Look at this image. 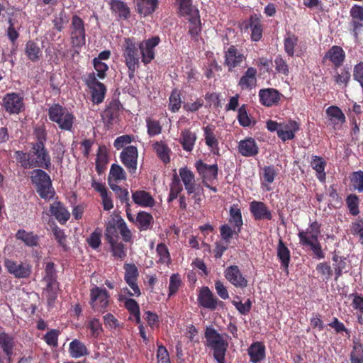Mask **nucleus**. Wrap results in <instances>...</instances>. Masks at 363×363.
Segmentation results:
<instances>
[{
    "label": "nucleus",
    "instance_id": "obj_23",
    "mask_svg": "<svg viewBox=\"0 0 363 363\" xmlns=\"http://www.w3.org/2000/svg\"><path fill=\"white\" fill-rule=\"evenodd\" d=\"M326 59L329 60L337 69L342 65L345 60V52L340 46L333 45L325 52L323 60Z\"/></svg>",
    "mask_w": 363,
    "mask_h": 363
},
{
    "label": "nucleus",
    "instance_id": "obj_12",
    "mask_svg": "<svg viewBox=\"0 0 363 363\" xmlns=\"http://www.w3.org/2000/svg\"><path fill=\"white\" fill-rule=\"evenodd\" d=\"M138 151L135 146L130 145L123 148L120 153V159L130 174L136 172L138 167Z\"/></svg>",
    "mask_w": 363,
    "mask_h": 363
},
{
    "label": "nucleus",
    "instance_id": "obj_42",
    "mask_svg": "<svg viewBox=\"0 0 363 363\" xmlns=\"http://www.w3.org/2000/svg\"><path fill=\"white\" fill-rule=\"evenodd\" d=\"M179 2V13L181 16L190 17L198 16L199 10L192 4V0H177Z\"/></svg>",
    "mask_w": 363,
    "mask_h": 363
},
{
    "label": "nucleus",
    "instance_id": "obj_38",
    "mask_svg": "<svg viewBox=\"0 0 363 363\" xmlns=\"http://www.w3.org/2000/svg\"><path fill=\"white\" fill-rule=\"evenodd\" d=\"M15 347V337L4 331L0 332V348L4 354H9L13 352Z\"/></svg>",
    "mask_w": 363,
    "mask_h": 363
},
{
    "label": "nucleus",
    "instance_id": "obj_25",
    "mask_svg": "<svg viewBox=\"0 0 363 363\" xmlns=\"http://www.w3.org/2000/svg\"><path fill=\"white\" fill-rule=\"evenodd\" d=\"M180 181L182 180L185 189L189 195L194 194L196 191L195 175L188 167H182L179 170Z\"/></svg>",
    "mask_w": 363,
    "mask_h": 363
},
{
    "label": "nucleus",
    "instance_id": "obj_61",
    "mask_svg": "<svg viewBox=\"0 0 363 363\" xmlns=\"http://www.w3.org/2000/svg\"><path fill=\"white\" fill-rule=\"evenodd\" d=\"M350 182L354 190L358 192L363 191V172L359 170L354 172L350 175Z\"/></svg>",
    "mask_w": 363,
    "mask_h": 363
},
{
    "label": "nucleus",
    "instance_id": "obj_48",
    "mask_svg": "<svg viewBox=\"0 0 363 363\" xmlns=\"http://www.w3.org/2000/svg\"><path fill=\"white\" fill-rule=\"evenodd\" d=\"M120 103L117 101H112L109 103L104 113V119L107 123H112L118 117L119 112Z\"/></svg>",
    "mask_w": 363,
    "mask_h": 363
},
{
    "label": "nucleus",
    "instance_id": "obj_10",
    "mask_svg": "<svg viewBox=\"0 0 363 363\" xmlns=\"http://www.w3.org/2000/svg\"><path fill=\"white\" fill-rule=\"evenodd\" d=\"M246 56L235 45H231L224 50L223 65L228 68L229 72H233L235 68L241 66L245 61Z\"/></svg>",
    "mask_w": 363,
    "mask_h": 363
},
{
    "label": "nucleus",
    "instance_id": "obj_17",
    "mask_svg": "<svg viewBox=\"0 0 363 363\" xmlns=\"http://www.w3.org/2000/svg\"><path fill=\"white\" fill-rule=\"evenodd\" d=\"M4 266L9 274L16 278H28L31 273V267L28 264L18 263L16 261L6 259Z\"/></svg>",
    "mask_w": 363,
    "mask_h": 363
},
{
    "label": "nucleus",
    "instance_id": "obj_24",
    "mask_svg": "<svg viewBox=\"0 0 363 363\" xmlns=\"http://www.w3.org/2000/svg\"><path fill=\"white\" fill-rule=\"evenodd\" d=\"M50 211L56 220L64 225L70 218V213L60 201H55L50 206Z\"/></svg>",
    "mask_w": 363,
    "mask_h": 363
},
{
    "label": "nucleus",
    "instance_id": "obj_40",
    "mask_svg": "<svg viewBox=\"0 0 363 363\" xmlns=\"http://www.w3.org/2000/svg\"><path fill=\"white\" fill-rule=\"evenodd\" d=\"M152 147L157 157L165 164L170 162V148L163 141H156L153 143Z\"/></svg>",
    "mask_w": 363,
    "mask_h": 363
},
{
    "label": "nucleus",
    "instance_id": "obj_22",
    "mask_svg": "<svg viewBox=\"0 0 363 363\" xmlns=\"http://www.w3.org/2000/svg\"><path fill=\"white\" fill-rule=\"evenodd\" d=\"M238 152L246 157H255L259 153V147L252 138H247L238 143Z\"/></svg>",
    "mask_w": 363,
    "mask_h": 363
},
{
    "label": "nucleus",
    "instance_id": "obj_60",
    "mask_svg": "<svg viewBox=\"0 0 363 363\" xmlns=\"http://www.w3.org/2000/svg\"><path fill=\"white\" fill-rule=\"evenodd\" d=\"M345 202L350 214L357 216L359 213V198L357 195L350 194L346 198Z\"/></svg>",
    "mask_w": 363,
    "mask_h": 363
},
{
    "label": "nucleus",
    "instance_id": "obj_34",
    "mask_svg": "<svg viewBox=\"0 0 363 363\" xmlns=\"http://www.w3.org/2000/svg\"><path fill=\"white\" fill-rule=\"evenodd\" d=\"M25 54L29 60L35 62L40 60L43 52L38 43L30 40L26 44Z\"/></svg>",
    "mask_w": 363,
    "mask_h": 363
},
{
    "label": "nucleus",
    "instance_id": "obj_1",
    "mask_svg": "<svg viewBox=\"0 0 363 363\" xmlns=\"http://www.w3.org/2000/svg\"><path fill=\"white\" fill-rule=\"evenodd\" d=\"M159 36H153L138 43L134 38H125L122 45V56L125 65L128 67V77L133 79L135 72L139 68L141 58L142 62L147 65L155 57V48L159 45Z\"/></svg>",
    "mask_w": 363,
    "mask_h": 363
},
{
    "label": "nucleus",
    "instance_id": "obj_39",
    "mask_svg": "<svg viewBox=\"0 0 363 363\" xmlns=\"http://www.w3.org/2000/svg\"><path fill=\"white\" fill-rule=\"evenodd\" d=\"M327 116L330 118V121L334 125L337 124H343L346 121V118L342 111L336 106H329L326 111Z\"/></svg>",
    "mask_w": 363,
    "mask_h": 363
},
{
    "label": "nucleus",
    "instance_id": "obj_28",
    "mask_svg": "<svg viewBox=\"0 0 363 363\" xmlns=\"http://www.w3.org/2000/svg\"><path fill=\"white\" fill-rule=\"evenodd\" d=\"M132 199L135 204L141 207H153L155 204V199L150 193L144 190L133 191Z\"/></svg>",
    "mask_w": 363,
    "mask_h": 363
},
{
    "label": "nucleus",
    "instance_id": "obj_2",
    "mask_svg": "<svg viewBox=\"0 0 363 363\" xmlns=\"http://www.w3.org/2000/svg\"><path fill=\"white\" fill-rule=\"evenodd\" d=\"M321 225L316 220L309 223L308 228L298 231L299 244L304 247H309L314 257L318 259L325 257L318 238L320 235Z\"/></svg>",
    "mask_w": 363,
    "mask_h": 363
},
{
    "label": "nucleus",
    "instance_id": "obj_55",
    "mask_svg": "<svg viewBox=\"0 0 363 363\" xmlns=\"http://www.w3.org/2000/svg\"><path fill=\"white\" fill-rule=\"evenodd\" d=\"M156 252L159 256L158 262L162 264H169L171 262V257L167 245L164 243H159L157 245Z\"/></svg>",
    "mask_w": 363,
    "mask_h": 363
},
{
    "label": "nucleus",
    "instance_id": "obj_21",
    "mask_svg": "<svg viewBox=\"0 0 363 363\" xmlns=\"http://www.w3.org/2000/svg\"><path fill=\"white\" fill-rule=\"evenodd\" d=\"M198 303L201 307L210 311H215L216 296L213 294L208 286H203L200 289L198 295Z\"/></svg>",
    "mask_w": 363,
    "mask_h": 363
},
{
    "label": "nucleus",
    "instance_id": "obj_11",
    "mask_svg": "<svg viewBox=\"0 0 363 363\" xmlns=\"http://www.w3.org/2000/svg\"><path fill=\"white\" fill-rule=\"evenodd\" d=\"M123 269L125 270L124 280L133 291V293H132L130 290L125 289L127 294L130 296H140L141 292L138 285V279L139 277L138 267L133 263H125Z\"/></svg>",
    "mask_w": 363,
    "mask_h": 363
},
{
    "label": "nucleus",
    "instance_id": "obj_4",
    "mask_svg": "<svg viewBox=\"0 0 363 363\" xmlns=\"http://www.w3.org/2000/svg\"><path fill=\"white\" fill-rule=\"evenodd\" d=\"M49 119L55 123L62 130L72 132L75 121L74 115L60 104H54L48 110Z\"/></svg>",
    "mask_w": 363,
    "mask_h": 363
},
{
    "label": "nucleus",
    "instance_id": "obj_27",
    "mask_svg": "<svg viewBox=\"0 0 363 363\" xmlns=\"http://www.w3.org/2000/svg\"><path fill=\"white\" fill-rule=\"evenodd\" d=\"M257 69L252 67H248L238 82V86L242 89H252L257 83Z\"/></svg>",
    "mask_w": 363,
    "mask_h": 363
},
{
    "label": "nucleus",
    "instance_id": "obj_3",
    "mask_svg": "<svg viewBox=\"0 0 363 363\" xmlns=\"http://www.w3.org/2000/svg\"><path fill=\"white\" fill-rule=\"evenodd\" d=\"M224 336L228 337L227 334H220L212 327H206L205 330V346L212 351L217 363H225L229 344L228 340L224 339Z\"/></svg>",
    "mask_w": 363,
    "mask_h": 363
},
{
    "label": "nucleus",
    "instance_id": "obj_15",
    "mask_svg": "<svg viewBox=\"0 0 363 363\" xmlns=\"http://www.w3.org/2000/svg\"><path fill=\"white\" fill-rule=\"evenodd\" d=\"M225 279L235 287L245 289L248 285L247 278L242 274L237 265H230L224 271Z\"/></svg>",
    "mask_w": 363,
    "mask_h": 363
},
{
    "label": "nucleus",
    "instance_id": "obj_44",
    "mask_svg": "<svg viewBox=\"0 0 363 363\" xmlns=\"http://www.w3.org/2000/svg\"><path fill=\"white\" fill-rule=\"evenodd\" d=\"M182 190L183 186L181 184L180 178L177 174H174L172 181L169 184V194L167 198V202L171 203L176 199Z\"/></svg>",
    "mask_w": 363,
    "mask_h": 363
},
{
    "label": "nucleus",
    "instance_id": "obj_59",
    "mask_svg": "<svg viewBox=\"0 0 363 363\" xmlns=\"http://www.w3.org/2000/svg\"><path fill=\"white\" fill-rule=\"evenodd\" d=\"M57 283H46V288L45 289V295L47 298L48 304L52 305L57 296Z\"/></svg>",
    "mask_w": 363,
    "mask_h": 363
},
{
    "label": "nucleus",
    "instance_id": "obj_54",
    "mask_svg": "<svg viewBox=\"0 0 363 363\" xmlns=\"http://www.w3.org/2000/svg\"><path fill=\"white\" fill-rule=\"evenodd\" d=\"M111 177L115 181H122L126 179V173L124 169L118 164H113L111 167L108 182L111 184Z\"/></svg>",
    "mask_w": 363,
    "mask_h": 363
},
{
    "label": "nucleus",
    "instance_id": "obj_58",
    "mask_svg": "<svg viewBox=\"0 0 363 363\" xmlns=\"http://www.w3.org/2000/svg\"><path fill=\"white\" fill-rule=\"evenodd\" d=\"M169 110L172 112L175 113L178 111L181 107V95L179 91L174 89L169 99Z\"/></svg>",
    "mask_w": 363,
    "mask_h": 363
},
{
    "label": "nucleus",
    "instance_id": "obj_62",
    "mask_svg": "<svg viewBox=\"0 0 363 363\" xmlns=\"http://www.w3.org/2000/svg\"><path fill=\"white\" fill-rule=\"evenodd\" d=\"M52 23L55 29L59 32L62 31L67 23V19L65 11L62 10L59 13L54 15Z\"/></svg>",
    "mask_w": 363,
    "mask_h": 363
},
{
    "label": "nucleus",
    "instance_id": "obj_57",
    "mask_svg": "<svg viewBox=\"0 0 363 363\" xmlns=\"http://www.w3.org/2000/svg\"><path fill=\"white\" fill-rule=\"evenodd\" d=\"M118 228L116 223H109L105 230V238L108 244L119 240Z\"/></svg>",
    "mask_w": 363,
    "mask_h": 363
},
{
    "label": "nucleus",
    "instance_id": "obj_35",
    "mask_svg": "<svg viewBox=\"0 0 363 363\" xmlns=\"http://www.w3.org/2000/svg\"><path fill=\"white\" fill-rule=\"evenodd\" d=\"M277 255L281 262V267L287 269L291 260V253L290 250L281 238L279 240L277 247Z\"/></svg>",
    "mask_w": 363,
    "mask_h": 363
},
{
    "label": "nucleus",
    "instance_id": "obj_45",
    "mask_svg": "<svg viewBox=\"0 0 363 363\" xmlns=\"http://www.w3.org/2000/svg\"><path fill=\"white\" fill-rule=\"evenodd\" d=\"M189 34L194 41L199 40V36L201 31V23L199 14L189 18Z\"/></svg>",
    "mask_w": 363,
    "mask_h": 363
},
{
    "label": "nucleus",
    "instance_id": "obj_51",
    "mask_svg": "<svg viewBox=\"0 0 363 363\" xmlns=\"http://www.w3.org/2000/svg\"><path fill=\"white\" fill-rule=\"evenodd\" d=\"M147 133L150 137L158 135L162 133V126L160 122L152 118H146Z\"/></svg>",
    "mask_w": 363,
    "mask_h": 363
},
{
    "label": "nucleus",
    "instance_id": "obj_31",
    "mask_svg": "<svg viewBox=\"0 0 363 363\" xmlns=\"http://www.w3.org/2000/svg\"><path fill=\"white\" fill-rule=\"evenodd\" d=\"M16 240H21L28 247H36L39 244V236L33 232H28L24 229H19L15 235Z\"/></svg>",
    "mask_w": 363,
    "mask_h": 363
},
{
    "label": "nucleus",
    "instance_id": "obj_20",
    "mask_svg": "<svg viewBox=\"0 0 363 363\" xmlns=\"http://www.w3.org/2000/svg\"><path fill=\"white\" fill-rule=\"evenodd\" d=\"M260 103L267 107L278 104L281 99L279 91L274 88L262 89L259 91Z\"/></svg>",
    "mask_w": 363,
    "mask_h": 363
},
{
    "label": "nucleus",
    "instance_id": "obj_47",
    "mask_svg": "<svg viewBox=\"0 0 363 363\" xmlns=\"http://www.w3.org/2000/svg\"><path fill=\"white\" fill-rule=\"evenodd\" d=\"M111 255L116 259L123 260L127 257L125 245L121 241H115L109 244Z\"/></svg>",
    "mask_w": 363,
    "mask_h": 363
},
{
    "label": "nucleus",
    "instance_id": "obj_6",
    "mask_svg": "<svg viewBox=\"0 0 363 363\" xmlns=\"http://www.w3.org/2000/svg\"><path fill=\"white\" fill-rule=\"evenodd\" d=\"M29 155L33 168H43L47 170L50 169L51 158L45 145L30 144Z\"/></svg>",
    "mask_w": 363,
    "mask_h": 363
},
{
    "label": "nucleus",
    "instance_id": "obj_16",
    "mask_svg": "<svg viewBox=\"0 0 363 363\" xmlns=\"http://www.w3.org/2000/svg\"><path fill=\"white\" fill-rule=\"evenodd\" d=\"M3 107L11 114H18L24 108L23 99L18 94L8 93L3 98Z\"/></svg>",
    "mask_w": 363,
    "mask_h": 363
},
{
    "label": "nucleus",
    "instance_id": "obj_63",
    "mask_svg": "<svg viewBox=\"0 0 363 363\" xmlns=\"http://www.w3.org/2000/svg\"><path fill=\"white\" fill-rule=\"evenodd\" d=\"M116 225L121 235L123 240L125 242H129L132 240V233L128 228L123 218L116 220Z\"/></svg>",
    "mask_w": 363,
    "mask_h": 363
},
{
    "label": "nucleus",
    "instance_id": "obj_8",
    "mask_svg": "<svg viewBox=\"0 0 363 363\" xmlns=\"http://www.w3.org/2000/svg\"><path fill=\"white\" fill-rule=\"evenodd\" d=\"M109 294L106 289L94 286L90 290L89 304L94 312L104 313L109 303Z\"/></svg>",
    "mask_w": 363,
    "mask_h": 363
},
{
    "label": "nucleus",
    "instance_id": "obj_37",
    "mask_svg": "<svg viewBox=\"0 0 363 363\" xmlns=\"http://www.w3.org/2000/svg\"><path fill=\"white\" fill-rule=\"evenodd\" d=\"M153 223L154 218L150 213L143 211L138 213L135 223L140 231H145L150 229Z\"/></svg>",
    "mask_w": 363,
    "mask_h": 363
},
{
    "label": "nucleus",
    "instance_id": "obj_64",
    "mask_svg": "<svg viewBox=\"0 0 363 363\" xmlns=\"http://www.w3.org/2000/svg\"><path fill=\"white\" fill-rule=\"evenodd\" d=\"M350 359L351 363H363V345L357 343L354 345L350 353Z\"/></svg>",
    "mask_w": 363,
    "mask_h": 363
},
{
    "label": "nucleus",
    "instance_id": "obj_52",
    "mask_svg": "<svg viewBox=\"0 0 363 363\" xmlns=\"http://www.w3.org/2000/svg\"><path fill=\"white\" fill-rule=\"evenodd\" d=\"M33 135L35 141L30 144L45 145V142L47 140V132L44 125L35 127L33 130Z\"/></svg>",
    "mask_w": 363,
    "mask_h": 363
},
{
    "label": "nucleus",
    "instance_id": "obj_53",
    "mask_svg": "<svg viewBox=\"0 0 363 363\" xmlns=\"http://www.w3.org/2000/svg\"><path fill=\"white\" fill-rule=\"evenodd\" d=\"M110 187L114 191L116 197L119 199L121 203H125V206H130L129 193L127 189H123L117 184H110Z\"/></svg>",
    "mask_w": 363,
    "mask_h": 363
},
{
    "label": "nucleus",
    "instance_id": "obj_29",
    "mask_svg": "<svg viewBox=\"0 0 363 363\" xmlns=\"http://www.w3.org/2000/svg\"><path fill=\"white\" fill-rule=\"evenodd\" d=\"M135 2L137 12L144 16L153 13L159 5L158 0H135Z\"/></svg>",
    "mask_w": 363,
    "mask_h": 363
},
{
    "label": "nucleus",
    "instance_id": "obj_7",
    "mask_svg": "<svg viewBox=\"0 0 363 363\" xmlns=\"http://www.w3.org/2000/svg\"><path fill=\"white\" fill-rule=\"evenodd\" d=\"M71 43L74 47L82 48L86 43V29L83 19L78 15H73L69 26Z\"/></svg>",
    "mask_w": 363,
    "mask_h": 363
},
{
    "label": "nucleus",
    "instance_id": "obj_46",
    "mask_svg": "<svg viewBox=\"0 0 363 363\" xmlns=\"http://www.w3.org/2000/svg\"><path fill=\"white\" fill-rule=\"evenodd\" d=\"M108 162L107 155L104 147L99 146L96 158V171L99 174H101L106 169Z\"/></svg>",
    "mask_w": 363,
    "mask_h": 363
},
{
    "label": "nucleus",
    "instance_id": "obj_49",
    "mask_svg": "<svg viewBox=\"0 0 363 363\" xmlns=\"http://www.w3.org/2000/svg\"><path fill=\"white\" fill-rule=\"evenodd\" d=\"M183 284L181 276L178 273L172 274L169 277L168 298L174 296Z\"/></svg>",
    "mask_w": 363,
    "mask_h": 363
},
{
    "label": "nucleus",
    "instance_id": "obj_5",
    "mask_svg": "<svg viewBox=\"0 0 363 363\" xmlns=\"http://www.w3.org/2000/svg\"><path fill=\"white\" fill-rule=\"evenodd\" d=\"M30 180L41 199L49 200L53 198L55 191L50 177L47 172L41 169H35L32 172Z\"/></svg>",
    "mask_w": 363,
    "mask_h": 363
},
{
    "label": "nucleus",
    "instance_id": "obj_13",
    "mask_svg": "<svg viewBox=\"0 0 363 363\" xmlns=\"http://www.w3.org/2000/svg\"><path fill=\"white\" fill-rule=\"evenodd\" d=\"M242 24L245 30L250 29V37L252 41L258 42L261 40L263 33V25L262 23L261 14H251L249 18L245 21Z\"/></svg>",
    "mask_w": 363,
    "mask_h": 363
},
{
    "label": "nucleus",
    "instance_id": "obj_30",
    "mask_svg": "<svg viewBox=\"0 0 363 363\" xmlns=\"http://www.w3.org/2000/svg\"><path fill=\"white\" fill-rule=\"evenodd\" d=\"M69 356L74 359L85 357L89 354L85 344L78 339H74L69 345Z\"/></svg>",
    "mask_w": 363,
    "mask_h": 363
},
{
    "label": "nucleus",
    "instance_id": "obj_32",
    "mask_svg": "<svg viewBox=\"0 0 363 363\" xmlns=\"http://www.w3.org/2000/svg\"><path fill=\"white\" fill-rule=\"evenodd\" d=\"M230 218L229 223L233 224L236 231V237L239 235L243 225L242 216L241 210L238 204H233L230 206L229 210Z\"/></svg>",
    "mask_w": 363,
    "mask_h": 363
},
{
    "label": "nucleus",
    "instance_id": "obj_26",
    "mask_svg": "<svg viewBox=\"0 0 363 363\" xmlns=\"http://www.w3.org/2000/svg\"><path fill=\"white\" fill-rule=\"evenodd\" d=\"M252 363H258L265 359L266 348L262 342H253L247 350Z\"/></svg>",
    "mask_w": 363,
    "mask_h": 363
},
{
    "label": "nucleus",
    "instance_id": "obj_9",
    "mask_svg": "<svg viewBox=\"0 0 363 363\" xmlns=\"http://www.w3.org/2000/svg\"><path fill=\"white\" fill-rule=\"evenodd\" d=\"M84 82L91 91V101L94 104H101L105 98L106 87L104 84L99 82L94 72L87 74Z\"/></svg>",
    "mask_w": 363,
    "mask_h": 363
},
{
    "label": "nucleus",
    "instance_id": "obj_56",
    "mask_svg": "<svg viewBox=\"0 0 363 363\" xmlns=\"http://www.w3.org/2000/svg\"><path fill=\"white\" fill-rule=\"evenodd\" d=\"M14 157L16 161L21 164V166L24 169H30L33 168L31 165L30 157L29 155V151L28 152H24L23 151L16 150L14 152Z\"/></svg>",
    "mask_w": 363,
    "mask_h": 363
},
{
    "label": "nucleus",
    "instance_id": "obj_50",
    "mask_svg": "<svg viewBox=\"0 0 363 363\" xmlns=\"http://www.w3.org/2000/svg\"><path fill=\"white\" fill-rule=\"evenodd\" d=\"M111 9L118 13L121 18L127 19L130 16V9L126 4L120 0H111Z\"/></svg>",
    "mask_w": 363,
    "mask_h": 363
},
{
    "label": "nucleus",
    "instance_id": "obj_36",
    "mask_svg": "<svg viewBox=\"0 0 363 363\" xmlns=\"http://www.w3.org/2000/svg\"><path fill=\"white\" fill-rule=\"evenodd\" d=\"M215 129L216 126L213 125H208L203 127L206 145L212 150L216 149L217 153H218V140L214 133Z\"/></svg>",
    "mask_w": 363,
    "mask_h": 363
},
{
    "label": "nucleus",
    "instance_id": "obj_43",
    "mask_svg": "<svg viewBox=\"0 0 363 363\" xmlns=\"http://www.w3.org/2000/svg\"><path fill=\"white\" fill-rule=\"evenodd\" d=\"M311 167L316 172V177L320 182H325L326 174L325 168L326 162L319 156H313L311 162Z\"/></svg>",
    "mask_w": 363,
    "mask_h": 363
},
{
    "label": "nucleus",
    "instance_id": "obj_14",
    "mask_svg": "<svg viewBox=\"0 0 363 363\" xmlns=\"http://www.w3.org/2000/svg\"><path fill=\"white\" fill-rule=\"evenodd\" d=\"M194 167L203 183L218 179V166L217 163L210 165L201 160H199L196 161Z\"/></svg>",
    "mask_w": 363,
    "mask_h": 363
},
{
    "label": "nucleus",
    "instance_id": "obj_41",
    "mask_svg": "<svg viewBox=\"0 0 363 363\" xmlns=\"http://www.w3.org/2000/svg\"><path fill=\"white\" fill-rule=\"evenodd\" d=\"M298 38L294 33H286L284 39V51L289 57H294L295 55V48L297 46Z\"/></svg>",
    "mask_w": 363,
    "mask_h": 363
},
{
    "label": "nucleus",
    "instance_id": "obj_18",
    "mask_svg": "<svg viewBox=\"0 0 363 363\" xmlns=\"http://www.w3.org/2000/svg\"><path fill=\"white\" fill-rule=\"evenodd\" d=\"M250 211L255 220L272 219L271 210L262 201H253L250 202Z\"/></svg>",
    "mask_w": 363,
    "mask_h": 363
},
{
    "label": "nucleus",
    "instance_id": "obj_33",
    "mask_svg": "<svg viewBox=\"0 0 363 363\" xmlns=\"http://www.w3.org/2000/svg\"><path fill=\"white\" fill-rule=\"evenodd\" d=\"M196 138L195 133L189 129H184L181 132L179 143L185 151L191 152L194 149Z\"/></svg>",
    "mask_w": 363,
    "mask_h": 363
},
{
    "label": "nucleus",
    "instance_id": "obj_19",
    "mask_svg": "<svg viewBox=\"0 0 363 363\" xmlns=\"http://www.w3.org/2000/svg\"><path fill=\"white\" fill-rule=\"evenodd\" d=\"M300 129V125L295 121L289 120L285 123H281L278 130V137L283 141L292 140L295 137V133Z\"/></svg>",
    "mask_w": 363,
    "mask_h": 363
}]
</instances>
